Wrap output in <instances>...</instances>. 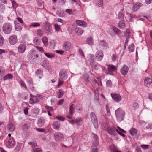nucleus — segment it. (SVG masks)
<instances>
[{"label": "nucleus", "instance_id": "1", "mask_svg": "<svg viewBox=\"0 0 152 152\" xmlns=\"http://www.w3.org/2000/svg\"><path fill=\"white\" fill-rule=\"evenodd\" d=\"M28 59L31 63L36 64L39 62V56L37 51L32 49L29 52L27 56Z\"/></svg>", "mask_w": 152, "mask_h": 152}, {"label": "nucleus", "instance_id": "2", "mask_svg": "<svg viewBox=\"0 0 152 152\" xmlns=\"http://www.w3.org/2000/svg\"><path fill=\"white\" fill-rule=\"evenodd\" d=\"M5 143L6 147L9 148H13L16 143L14 138L9 134L5 140Z\"/></svg>", "mask_w": 152, "mask_h": 152}, {"label": "nucleus", "instance_id": "3", "mask_svg": "<svg viewBox=\"0 0 152 152\" xmlns=\"http://www.w3.org/2000/svg\"><path fill=\"white\" fill-rule=\"evenodd\" d=\"M13 26L11 23L9 22L4 23L2 27V31L5 34H10L12 31Z\"/></svg>", "mask_w": 152, "mask_h": 152}, {"label": "nucleus", "instance_id": "4", "mask_svg": "<svg viewBox=\"0 0 152 152\" xmlns=\"http://www.w3.org/2000/svg\"><path fill=\"white\" fill-rule=\"evenodd\" d=\"M115 114L118 121H121L123 120L124 118L125 113L121 108H119L115 110Z\"/></svg>", "mask_w": 152, "mask_h": 152}, {"label": "nucleus", "instance_id": "5", "mask_svg": "<svg viewBox=\"0 0 152 152\" xmlns=\"http://www.w3.org/2000/svg\"><path fill=\"white\" fill-rule=\"evenodd\" d=\"M43 24L46 34L47 35L50 34L52 30L51 24L47 21L45 22Z\"/></svg>", "mask_w": 152, "mask_h": 152}, {"label": "nucleus", "instance_id": "6", "mask_svg": "<svg viewBox=\"0 0 152 152\" xmlns=\"http://www.w3.org/2000/svg\"><path fill=\"white\" fill-rule=\"evenodd\" d=\"M17 19L20 23L21 25L18 23H16L15 26V29L17 31H20L22 29L23 26H25V24L21 18L18 17Z\"/></svg>", "mask_w": 152, "mask_h": 152}, {"label": "nucleus", "instance_id": "7", "mask_svg": "<svg viewBox=\"0 0 152 152\" xmlns=\"http://www.w3.org/2000/svg\"><path fill=\"white\" fill-rule=\"evenodd\" d=\"M54 137L56 142H61L64 140V136L60 132H58L54 134Z\"/></svg>", "mask_w": 152, "mask_h": 152}, {"label": "nucleus", "instance_id": "8", "mask_svg": "<svg viewBox=\"0 0 152 152\" xmlns=\"http://www.w3.org/2000/svg\"><path fill=\"white\" fill-rule=\"evenodd\" d=\"M90 117L95 128H97L98 122L95 113L93 112H91L90 114Z\"/></svg>", "mask_w": 152, "mask_h": 152}, {"label": "nucleus", "instance_id": "9", "mask_svg": "<svg viewBox=\"0 0 152 152\" xmlns=\"http://www.w3.org/2000/svg\"><path fill=\"white\" fill-rule=\"evenodd\" d=\"M117 129L114 126H109L107 127V130L109 134L111 136H115L117 135L116 133Z\"/></svg>", "mask_w": 152, "mask_h": 152}, {"label": "nucleus", "instance_id": "10", "mask_svg": "<svg viewBox=\"0 0 152 152\" xmlns=\"http://www.w3.org/2000/svg\"><path fill=\"white\" fill-rule=\"evenodd\" d=\"M72 47L71 42L68 41H64L62 45V48L65 51H69Z\"/></svg>", "mask_w": 152, "mask_h": 152}, {"label": "nucleus", "instance_id": "11", "mask_svg": "<svg viewBox=\"0 0 152 152\" xmlns=\"http://www.w3.org/2000/svg\"><path fill=\"white\" fill-rule=\"evenodd\" d=\"M59 75L60 78L63 80L66 79L68 77L66 72L64 69L60 70Z\"/></svg>", "mask_w": 152, "mask_h": 152}, {"label": "nucleus", "instance_id": "12", "mask_svg": "<svg viewBox=\"0 0 152 152\" xmlns=\"http://www.w3.org/2000/svg\"><path fill=\"white\" fill-rule=\"evenodd\" d=\"M145 85L149 88L152 87V78H146L144 80Z\"/></svg>", "mask_w": 152, "mask_h": 152}, {"label": "nucleus", "instance_id": "13", "mask_svg": "<svg viewBox=\"0 0 152 152\" xmlns=\"http://www.w3.org/2000/svg\"><path fill=\"white\" fill-rule=\"evenodd\" d=\"M30 104H34L39 101V99L37 96L33 95L31 93L30 94Z\"/></svg>", "mask_w": 152, "mask_h": 152}, {"label": "nucleus", "instance_id": "14", "mask_svg": "<svg viewBox=\"0 0 152 152\" xmlns=\"http://www.w3.org/2000/svg\"><path fill=\"white\" fill-rule=\"evenodd\" d=\"M95 55L97 60L98 61H101L103 57V53L101 50H99L96 53Z\"/></svg>", "mask_w": 152, "mask_h": 152}, {"label": "nucleus", "instance_id": "15", "mask_svg": "<svg viewBox=\"0 0 152 152\" xmlns=\"http://www.w3.org/2000/svg\"><path fill=\"white\" fill-rule=\"evenodd\" d=\"M42 66L49 71L51 70L52 68L51 65L47 61H43L42 62Z\"/></svg>", "mask_w": 152, "mask_h": 152}, {"label": "nucleus", "instance_id": "16", "mask_svg": "<svg viewBox=\"0 0 152 152\" xmlns=\"http://www.w3.org/2000/svg\"><path fill=\"white\" fill-rule=\"evenodd\" d=\"M111 95L113 99L116 102H119L121 100V96L118 94L111 93Z\"/></svg>", "mask_w": 152, "mask_h": 152}, {"label": "nucleus", "instance_id": "17", "mask_svg": "<svg viewBox=\"0 0 152 152\" xmlns=\"http://www.w3.org/2000/svg\"><path fill=\"white\" fill-rule=\"evenodd\" d=\"M9 41L11 44H15L18 41L17 36L15 35L11 36L9 38Z\"/></svg>", "mask_w": 152, "mask_h": 152}, {"label": "nucleus", "instance_id": "18", "mask_svg": "<svg viewBox=\"0 0 152 152\" xmlns=\"http://www.w3.org/2000/svg\"><path fill=\"white\" fill-rule=\"evenodd\" d=\"M129 67L126 65H124L121 68L120 72L123 75H126L128 72Z\"/></svg>", "mask_w": 152, "mask_h": 152}, {"label": "nucleus", "instance_id": "19", "mask_svg": "<svg viewBox=\"0 0 152 152\" xmlns=\"http://www.w3.org/2000/svg\"><path fill=\"white\" fill-rule=\"evenodd\" d=\"M26 49V46L24 44L20 45L18 47V50L19 53H23Z\"/></svg>", "mask_w": 152, "mask_h": 152}, {"label": "nucleus", "instance_id": "20", "mask_svg": "<svg viewBox=\"0 0 152 152\" xmlns=\"http://www.w3.org/2000/svg\"><path fill=\"white\" fill-rule=\"evenodd\" d=\"M45 123V119L43 117L39 118L37 121V124L39 127H41L43 126Z\"/></svg>", "mask_w": 152, "mask_h": 152}, {"label": "nucleus", "instance_id": "21", "mask_svg": "<svg viewBox=\"0 0 152 152\" xmlns=\"http://www.w3.org/2000/svg\"><path fill=\"white\" fill-rule=\"evenodd\" d=\"M83 122V119L80 117H78L76 118L75 120V123L78 126L81 125Z\"/></svg>", "mask_w": 152, "mask_h": 152}, {"label": "nucleus", "instance_id": "22", "mask_svg": "<svg viewBox=\"0 0 152 152\" xmlns=\"http://www.w3.org/2000/svg\"><path fill=\"white\" fill-rule=\"evenodd\" d=\"M52 126L54 129L58 130L60 126V123L58 121H55L53 124Z\"/></svg>", "mask_w": 152, "mask_h": 152}, {"label": "nucleus", "instance_id": "23", "mask_svg": "<svg viewBox=\"0 0 152 152\" xmlns=\"http://www.w3.org/2000/svg\"><path fill=\"white\" fill-rule=\"evenodd\" d=\"M118 129L116 130V132L121 136H122L124 137H125L126 136L125 134H123V133H126V131L123 129L120 128L118 126L117 127Z\"/></svg>", "mask_w": 152, "mask_h": 152}, {"label": "nucleus", "instance_id": "24", "mask_svg": "<svg viewBox=\"0 0 152 152\" xmlns=\"http://www.w3.org/2000/svg\"><path fill=\"white\" fill-rule=\"evenodd\" d=\"M43 72V70L41 69H39L36 71L35 74L36 76L38 77L40 79L42 76Z\"/></svg>", "mask_w": 152, "mask_h": 152}, {"label": "nucleus", "instance_id": "25", "mask_svg": "<svg viewBox=\"0 0 152 152\" xmlns=\"http://www.w3.org/2000/svg\"><path fill=\"white\" fill-rule=\"evenodd\" d=\"M142 4L139 2H136L135 4H134L133 7V10L134 11L137 10L141 6Z\"/></svg>", "mask_w": 152, "mask_h": 152}, {"label": "nucleus", "instance_id": "26", "mask_svg": "<svg viewBox=\"0 0 152 152\" xmlns=\"http://www.w3.org/2000/svg\"><path fill=\"white\" fill-rule=\"evenodd\" d=\"M76 23L78 25L81 26L86 27L87 25L86 23L84 21L77 20Z\"/></svg>", "mask_w": 152, "mask_h": 152}, {"label": "nucleus", "instance_id": "27", "mask_svg": "<svg viewBox=\"0 0 152 152\" xmlns=\"http://www.w3.org/2000/svg\"><path fill=\"white\" fill-rule=\"evenodd\" d=\"M118 27L121 29H124L126 27L125 24L123 20H120L118 24Z\"/></svg>", "mask_w": 152, "mask_h": 152}, {"label": "nucleus", "instance_id": "28", "mask_svg": "<svg viewBox=\"0 0 152 152\" xmlns=\"http://www.w3.org/2000/svg\"><path fill=\"white\" fill-rule=\"evenodd\" d=\"M56 94L58 98H62L64 95V91L62 89H59L57 91Z\"/></svg>", "mask_w": 152, "mask_h": 152}, {"label": "nucleus", "instance_id": "29", "mask_svg": "<svg viewBox=\"0 0 152 152\" xmlns=\"http://www.w3.org/2000/svg\"><path fill=\"white\" fill-rule=\"evenodd\" d=\"M13 78V76L12 74L9 73L4 76L3 80L5 81L8 80L12 79Z\"/></svg>", "mask_w": 152, "mask_h": 152}, {"label": "nucleus", "instance_id": "30", "mask_svg": "<svg viewBox=\"0 0 152 152\" xmlns=\"http://www.w3.org/2000/svg\"><path fill=\"white\" fill-rule=\"evenodd\" d=\"M75 105L73 104H72L69 108V113L71 115H73L75 113Z\"/></svg>", "mask_w": 152, "mask_h": 152}, {"label": "nucleus", "instance_id": "31", "mask_svg": "<svg viewBox=\"0 0 152 152\" xmlns=\"http://www.w3.org/2000/svg\"><path fill=\"white\" fill-rule=\"evenodd\" d=\"M7 128L8 130L10 131H13L15 130V126L12 123H10L8 124Z\"/></svg>", "mask_w": 152, "mask_h": 152}, {"label": "nucleus", "instance_id": "32", "mask_svg": "<svg viewBox=\"0 0 152 152\" xmlns=\"http://www.w3.org/2000/svg\"><path fill=\"white\" fill-rule=\"evenodd\" d=\"M86 43L90 45H92L94 44V41L92 37H89L87 39Z\"/></svg>", "mask_w": 152, "mask_h": 152}, {"label": "nucleus", "instance_id": "33", "mask_svg": "<svg viewBox=\"0 0 152 152\" xmlns=\"http://www.w3.org/2000/svg\"><path fill=\"white\" fill-rule=\"evenodd\" d=\"M137 129L134 128H132L129 131L130 135L132 136L135 135L137 134Z\"/></svg>", "mask_w": 152, "mask_h": 152}, {"label": "nucleus", "instance_id": "34", "mask_svg": "<svg viewBox=\"0 0 152 152\" xmlns=\"http://www.w3.org/2000/svg\"><path fill=\"white\" fill-rule=\"evenodd\" d=\"M112 30L114 33L115 35H119L121 34V31L118 28L113 27L112 28Z\"/></svg>", "mask_w": 152, "mask_h": 152}, {"label": "nucleus", "instance_id": "35", "mask_svg": "<svg viewBox=\"0 0 152 152\" xmlns=\"http://www.w3.org/2000/svg\"><path fill=\"white\" fill-rule=\"evenodd\" d=\"M42 41L44 45L45 46H47L48 45V39L46 36L43 37L42 39Z\"/></svg>", "mask_w": 152, "mask_h": 152}, {"label": "nucleus", "instance_id": "36", "mask_svg": "<svg viewBox=\"0 0 152 152\" xmlns=\"http://www.w3.org/2000/svg\"><path fill=\"white\" fill-rule=\"evenodd\" d=\"M132 107L134 110H135L139 107V104L136 102H134L132 103Z\"/></svg>", "mask_w": 152, "mask_h": 152}, {"label": "nucleus", "instance_id": "37", "mask_svg": "<svg viewBox=\"0 0 152 152\" xmlns=\"http://www.w3.org/2000/svg\"><path fill=\"white\" fill-rule=\"evenodd\" d=\"M75 31L78 35H81L83 33L82 29L80 28L76 27L75 29Z\"/></svg>", "mask_w": 152, "mask_h": 152}, {"label": "nucleus", "instance_id": "38", "mask_svg": "<svg viewBox=\"0 0 152 152\" xmlns=\"http://www.w3.org/2000/svg\"><path fill=\"white\" fill-rule=\"evenodd\" d=\"M99 44L100 46L103 47L104 48H107L108 47V44L105 41H101L99 42Z\"/></svg>", "mask_w": 152, "mask_h": 152}, {"label": "nucleus", "instance_id": "39", "mask_svg": "<svg viewBox=\"0 0 152 152\" xmlns=\"http://www.w3.org/2000/svg\"><path fill=\"white\" fill-rule=\"evenodd\" d=\"M41 40L37 37H35L34 39L33 43H34L37 45H39L41 43Z\"/></svg>", "mask_w": 152, "mask_h": 152}, {"label": "nucleus", "instance_id": "40", "mask_svg": "<svg viewBox=\"0 0 152 152\" xmlns=\"http://www.w3.org/2000/svg\"><path fill=\"white\" fill-rule=\"evenodd\" d=\"M18 82L20 84L21 87H23L25 90L27 89V86L25 82L23 80H20Z\"/></svg>", "mask_w": 152, "mask_h": 152}, {"label": "nucleus", "instance_id": "41", "mask_svg": "<svg viewBox=\"0 0 152 152\" xmlns=\"http://www.w3.org/2000/svg\"><path fill=\"white\" fill-rule=\"evenodd\" d=\"M124 16V15L123 13V10L122 9H121L118 14V18L120 19V20H123Z\"/></svg>", "mask_w": 152, "mask_h": 152}, {"label": "nucleus", "instance_id": "42", "mask_svg": "<svg viewBox=\"0 0 152 152\" xmlns=\"http://www.w3.org/2000/svg\"><path fill=\"white\" fill-rule=\"evenodd\" d=\"M88 61L90 63L91 62L95 61L94 55L92 54L89 55L88 56Z\"/></svg>", "mask_w": 152, "mask_h": 152}, {"label": "nucleus", "instance_id": "43", "mask_svg": "<svg viewBox=\"0 0 152 152\" xmlns=\"http://www.w3.org/2000/svg\"><path fill=\"white\" fill-rule=\"evenodd\" d=\"M36 34L38 36L42 37L44 33L43 31L42 30L39 29L37 30Z\"/></svg>", "mask_w": 152, "mask_h": 152}, {"label": "nucleus", "instance_id": "44", "mask_svg": "<svg viewBox=\"0 0 152 152\" xmlns=\"http://www.w3.org/2000/svg\"><path fill=\"white\" fill-rule=\"evenodd\" d=\"M108 71H114L116 70V68L115 66L111 64L108 65Z\"/></svg>", "mask_w": 152, "mask_h": 152}, {"label": "nucleus", "instance_id": "45", "mask_svg": "<svg viewBox=\"0 0 152 152\" xmlns=\"http://www.w3.org/2000/svg\"><path fill=\"white\" fill-rule=\"evenodd\" d=\"M21 146V144L20 143H18L17 145L14 149L15 152H18L20 150Z\"/></svg>", "mask_w": 152, "mask_h": 152}, {"label": "nucleus", "instance_id": "46", "mask_svg": "<svg viewBox=\"0 0 152 152\" xmlns=\"http://www.w3.org/2000/svg\"><path fill=\"white\" fill-rule=\"evenodd\" d=\"M27 82L28 83V87L29 88L31 87L34 86V84L33 81L32 79L31 78L28 80Z\"/></svg>", "mask_w": 152, "mask_h": 152}, {"label": "nucleus", "instance_id": "47", "mask_svg": "<svg viewBox=\"0 0 152 152\" xmlns=\"http://www.w3.org/2000/svg\"><path fill=\"white\" fill-rule=\"evenodd\" d=\"M40 25V24L38 22H34L32 23L29 26V28L31 27H37L39 26Z\"/></svg>", "mask_w": 152, "mask_h": 152}, {"label": "nucleus", "instance_id": "48", "mask_svg": "<svg viewBox=\"0 0 152 152\" xmlns=\"http://www.w3.org/2000/svg\"><path fill=\"white\" fill-rule=\"evenodd\" d=\"M134 45L133 43H132L131 45H129L128 48V49L130 52L132 53L134 51Z\"/></svg>", "mask_w": 152, "mask_h": 152}, {"label": "nucleus", "instance_id": "49", "mask_svg": "<svg viewBox=\"0 0 152 152\" xmlns=\"http://www.w3.org/2000/svg\"><path fill=\"white\" fill-rule=\"evenodd\" d=\"M106 109V110L107 114L108 116L111 115V113L109 109V107L108 104H107L106 105L105 107Z\"/></svg>", "mask_w": 152, "mask_h": 152}, {"label": "nucleus", "instance_id": "50", "mask_svg": "<svg viewBox=\"0 0 152 152\" xmlns=\"http://www.w3.org/2000/svg\"><path fill=\"white\" fill-rule=\"evenodd\" d=\"M89 78L90 77L89 75L87 74L84 75L83 77V80L86 82H88L89 81Z\"/></svg>", "mask_w": 152, "mask_h": 152}, {"label": "nucleus", "instance_id": "51", "mask_svg": "<svg viewBox=\"0 0 152 152\" xmlns=\"http://www.w3.org/2000/svg\"><path fill=\"white\" fill-rule=\"evenodd\" d=\"M57 14L60 17H62L65 15L64 12L63 11L58 10L57 11Z\"/></svg>", "mask_w": 152, "mask_h": 152}, {"label": "nucleus", "instance_id": "52", "mask_svg": "<svg viewBox=\"0 0 152 152\" xmlns=\"http://www.w3.org/2000/svg\"><path fill=\"white\" fill-rule=\"evenodd\" d=\"M13 8L16 9L18 6V4L14 0H10Z\"/></svg>", "mask_w": 152, "mask_h": 152}, {"label": "nucleus", "instance_id": "53", "mask_svg": "<svg viewBox=\"0 0 152 152\" xmlns=\"http://www.w3.org/2000/svg\"><path fill=\"white\" fill-rule=\"evenodd\" d=\"M118 58V56L115 53L113 54L111 56V59L114 62Z\"/></svg>", "mask_w": 152, "mask_h": 152}, {"label": "nucleus", "instance_id": "54", "mask_svg": "<svg viewBox=\"0 0 152 152\" xmlns=\"http://www.w3.org/2000/svg\"><path fill=\"white\" fill-rule=\"evenodd\" d=\"M111 149L113 152H116L118 150L117 147L114 145L111 146Z\"/></svg>", "mask_w": 152, "mask_h": 152}, {"label": "nucleus", "instance_id": "55", "mask_svg": "<svg viewBox=\"0 0 152 152\" xmlns=\"http://www.w3.org/2000/svg\"><path fill=\"white\" fill-rule=\"evenodd\" d=\"M44 54L46 56L49 58H54L55 56V55L53 54H50L47 53H44Z\"/></svg>", "mask_w": 152, "mask_h": 152}, {"label": "nucleus", "instance_id": "56", "mask_svg": "<svg viewBox=\"0 0 152 152\" xmlns=\"http://www.w3.org/2000/svg\"><path fill=\"white\" fill-rule=\"evenodd\" d=\"M4 39L3 36L0 34V46H2L4 44Z\"/></svg>", "mask_w": 152, "mask_h": 152}, {"label": "nucleus", "instance_id": "57", "mask_svg": "<svg viewBox=\"0 0 152 152\" xmlns=\"http://www.w3.org/2000/svg\"><path fill=\"white\" fill-rule=\"evenodd\" d=\"M5 74V70L3 69H0V77H2Z\"/></svg>", "mask_w": 152, "mask_h": 152}, {"label": "nucleus", "instance_id": "58", "mask_svg": "<svg viewBox=\"0 0 152 152\" xmlns=\"http://www.w3.org/2000/svg\"><path fill=\"white\" fill-rule=\"evenodd\" d=\"M45 107L46 109H47L48 112H52L53 110V108L52 107L49 106H46Z\"/></svg>", "mask_w": 152, "mask_h": 152}, {"label": "nucleus", "instance_id": "59", "mask_svg": "<svg viewBox=\"0 0 152 152\" xmlns=\"http://www.w3.org/2000/svg\"><path fill=\"white\" fill-rule=\"evenodd\" d=\"M141 147L144 150H146L148 149L149 147V145H141Z\"/></svg>", "mask_w": 152, "mask_h": 152}, {"label": "nucleus", "instance_id": "60", "mask_svg": "<svg viewBox=\"0 0 152 152\" xmlns=\"http://www.w3.org/2000/svg\"><path fill=\"white\" fill-rule=\"evenodd\" d=\"M55 29L58 31H59L61 30L60 27L58 24H55L54 25Z\"/></svg>", "mask_w": 152, "mask_h": 152}, {"label": "nucleus", "instance_id": "61", "mask_svg": "<svg viewBox=\"0 0 152 152\" xmlns=\"http://www.w3.org/2000/svg\"><path fill=\"white\" fill-rule=\"evenodd\" d=\"M64 83V81L61 80H59L58 81V85L56 87V88H58L60 87V86L62 85Z\"/></svg>", "mask_w": 152, "mask_h": 152}, {"label": "nucleus", "instance_id": "62", "mask_svg": "<svg viewBox=\"0 0 152 152\" xmlns=\"http://www.w3.org/2000/svg\"><path fill=\"white\" fill-rule=\"evenodd\" d=\"M106 85L108 87H110L112 86V83L111 80H109L106 81Z\"/></svg>", "mask_w": 152, "mask_h": 152}, {"label": "nucleus", "instance_id": "63", "mask_svg": "<svg viewBox=\"0 0 152 152\" xmlns=\"http://www.w3.org/2000/svg\"><path fill=\"white\" fill-rule=\"evenodd\" d=\"M35 48H37V50L39 51L40 52L42 53L44 52V50L42 47H39L38 46H36L35 47Z\"/></svg>", "mask_w": 152, "mask_h": 152}, {"label": "nucleus", "instance_id": "64", "mask_svg": "<svg viewBox=\"0 0 152 152\" xmlns=\"http://www.w3.org/2000/svg\"><path fill=\"white\" fill-rule=\"evenodd\" d=\"M36 130L39 132H45L46 130L45 129L40 128H37Z\"/></svg>", "mask_w": 152, "mask_h": 152}]
</instances>
